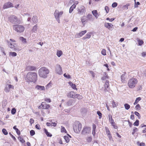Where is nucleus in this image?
Returning a JSON list of instances; mask_svg holds the SVG:
<instances>
[{
	"label": "nucleus",
	"mask_w": 146,
	"mask_h": 146,
	"mask_svg": "<svg viewBox=\"0 0 146 146\" xmlns=\"http://www.w3.org/2000/svg\"><path fill=\"white\" fill-rule=\"evenodd\" d=\"M37 79V75L34 72H28L26 75V80L28 82H35Z\"/></svg>",
	"instance_id": "nucleus-1"
},
{
	"label": "nucleus",
	"mask_w": 146,
	"mask_h": 146,
	"mask_svg": "<svg viewBox=\"0 0 146 146\" xmlns=\"http://www.w3.org/2000/svg\"><path fill=\"white\" fill-rule=\"evenodd\" d=\"M49 72V70L47 68L42 67L39 69L38 74L40 77L45 78L47 77Z\"/></svg>",
	"instance_id": "nucleus-2"
},
{
	"label": "nucleus",
	"mask_w": 146,
	"mask_h": 146,
	"mask_svg": "<svg viewBox=\"0 0 146 146\" xmlns=\"http://www.w3.org/2000/svg\"><path fill=\"white\" fill-rule=\"evenodd\" d=\"M138 82L137 79L134 78H132L129 79L128 81L127 85L131 88H134Z\"/></svg>",
	"instance_id": "nucleus-3"
},
{
	"label": "nucleus",
	"mask_w": 146,
	"mask_h": 146,
	"mask_svg": "<svg viewBox=\"0 0 146 146\" xmlns=\"http://www.w3.org/2000/svg\"><path fill=\"white\" fill-rule=\"evenodd\" d=\"M10 41L12 42V43L10 41L8 40L7 41V42L9 46L11 48L15 50H17V45L16 43H14V42H16L15 40L13 39H10Z\"/></svg>",
	"instance_id": "nucleus-4"
},
{
	"label": "nucleus",
	"mask_w": 146,
	"mask_h": 146,
	"mask_svg": "<svg viewBox=\"0 0 146 146\" xmlns=\"http://www.w3.org/2000/svg\"><path fill=\"white\" fill-rule=\"evenodd\" d=\"M13 29L17 32H23L25 30L24 27L21 25H13Z\"/></svg>",
	"instance_id": "nucleus-5"
},
{
	"label": "nucleus",
	"mask_w": 146,
	"mask_h": 146,
	"mask_svg": "<svg viewBox=\"0 0 146 146\" xmlns=\"http://www.w3.org/2000/svg\"><path fill=\"white\" fill-rule=\"evenodd\" d=\"M82 125L81 123H78L75 124L73 127L74 132L76 133H79L82 129Z\"/></svg>",
	"instance_id": "nucleus-6"
},
{
	"label": "nucleus",
	"mask_w": 146,
	"mask_h": 146,
	"mask_svg": "<svg viewBox=\"0 0 146 146\" xmlns=\"http://www.w3.org/2000/svg\"><path fill=\"white\" fill-rule=\"evenodd\" d=\"M9 21L13 24H17L20 23V21L17 17L15 16H10L8 18Z\"/></svg>",
	"instance_id": "nucleus-7"
},
{
	"label": "nucleus",
	"mask_w": 146,
	"mask_h": 146,
	"mask_svg": "<svg viewBox=\"0 0 146 146\" xmlns=\"http://www.w3.org/2000/svg\"><path fill=\"white\" fill-rule=\"evenodd\" d=\"M50 107V104H47L45 102H42L40 105L38 107V108L39 109L49 110Z\"/></svg>",
	"instance_id": "nucleus-8"
},
{
	"label": "nucleus",
	"mask_w": 146,
	"mask_h": 146,
	"mask_svg": "<svg viewBox=\"0 0 146 146\" xmlns=\"http://www.w3.org/2000/svg\"><path fill=\"white\" fill-rule=\"evenodd\" d=\"M91 128L90 127L86 126H85L82 130L81 134L83 135L89 134L91 132Z\"/></svg>",
	"instance_id": "nucleus-9"
},
{
	"label": "nucleus",
	"mask_w": 146,
	"mask_h": 146,
	"mask_svg": "<svg viewBox=\"0 0 146 146\" xmlns=\"http://www.w3.org/2000/svg\"><path fill=\"white\" fill-rule=\"evenodd\" d=\"M63 11L59 12L58 10H56L54 13V15L55 18L56 19L58 23H60L59 17L62 15L63 14Z\"/></svg>",
	"instance_id": "nucleus-10"
},
{
	"label": "nucleus",
	"mask_w": 146,
	"mask_h": 146,
	"mask_svg": "<svg viewBox=\"0 0 146 146\" xmlns=\"http://www.w3.org/2000/svg\"><path fill=\"white\" fill-rule=\"evenodd\" d=\"M77 11L78 14L82 15L85 14L86 12V9L85 7L83 5L81 6L80 7L77 8Z\"/></svg>",
	"instance_id": "nucleus-11"
},
{
	"label": "nucleus",
	"mask_w": 146,
	"mask_h": 146,
	"mask_svg": "<svg viewBox=\"0 0 146 146\" xmlns=\"http://www.w3.org/2000/svg\"><path fill=\"white\" fill-rule=\"evenodd\" d=\"M14 89V86L12 85L7 84L5 89V90L6 92H9L11 89L13 90Z\"/></svg>",
	"instance_id": "nucleus-12"
},
{
	"label": "nucleus",
	"mask_w": 146,
	"mask_h": 146,
	"mask_svg": "<svg viewBox=\"0 0 146 146\" xmlns=\"http://www.w3.org/2000/svg\"><path fill=\"white\" fill-rule=\"evenodd\" d=\"M76 94L74 91H70L67 93V96L69 98H75Z\"/></svg>",
	"instance_id": "nucleus-13"
},
{
	"label": "nucleus",
	"mask_w": 146,
	"mask_h": 146,
	"mask_svg": "<svg viewBox=\"0 0 146 146\" xmlns=\"http://www.w3.org/2000/svg\"><path fill=\"white\" fill-rule=\"evenodd\" d=\"M56 73L61 75L62 73V67L59 65H57L56 66Z\"/></svg>",
	"instance_id": "nucleus-14"
},
{
	"label": "nucleus",
	"mask_w": 146,
	"mask_h": 146,
	"mask_svg": "<svg viewBox=\"0 0 146 146\" xmlns=\"http://www.w3.org/2000/svg\"><path fill=\"white\" fill-rule=\"evenodd\" d=\"M105 129L106 133L109 138V139L110 141H111L112 139V138L110 130L107 127H105Z\"/></svg>",
	"instance_id": "nucleus-15"
},
{
	"label": "nucleus",
	"mask_w": 146,
	"mask_h": 146,
	"mask_svg": "<svg viewBox=\"0 0 146 146\" xmlns=\"http://www.w3.org/2000/svg\"><path fill=\"white\" fill-rule=\"evenodd\" d=\"M13 7V4L12 3L9 2H8L4 4L3 6V8L4 9H6Z\"/></svg>",
	"instance_id": "nucleus-16"
},
{
	"label": "nucleus",
	"mask_w": 146,
	"mask_h": 146,
	"mask_svg": "<svg viewBox=\"0 0 146 146\" xmlns=\"http://www.w3.org/2000/svg\"><path fill=\"white\" fill-rule=\"evenodd\" d=\"M81 22L84 26L85 25L86 22H87L88 21L86 16L84 15L81 17Z\"/></svg>",
	"instance_id": "nucleus-17"
},
{
	"label": "nucleus",
	"mask_w": 146,
	"mask_h": 146,
	"mask_svg": "<svg viewBox=\"0 0 146 146\" xmlns=\"http://www.w3.org/2000/svg\"><path fill=\"white\" fill-rule=\"evenodd\" d=\"M86 32L87 31L86 30L82 31L76 35V37L80 38L84 35Z\"/></svg>",
	"instance_id": "nucleus-18"
},
{
	"label": "nucleus",
	"mask_w": 146,
	"mask_h": 146,
	"mask_svg": "<svg viewBox=\"0 0 146 146\" xmlns=\"http://www.w3.org/2000/svg\"><path fill=\"white\" fill-rule=\"evenodd\" d=\"M92 33L91 32H88L86 35V36L82 38V39L85 40L86 39L90 38L91 37V35H92Z\"/></svg>",
	"instance_id": "nucleus-19"
},
{
	"label": "nucleus",
	"mask_w": 146,
	"mask_h": 146,
	"mask_svg": "<svg viewBox=\"0 0 146 146\" xmlns=\"http://www.w3.org/2000/svg\"><path fill=\"white\" fill-rule=\"evenodd\" d=\"M68 84L73 89L76 90V91L78 90V89L76 88V86L75 84H73L71 82H69Z\"/></svg>",
	"instance_id": "nucleus-20"
},
{
	"label": "nucleus",
	"mask_w": 146,
	"mask_h": 146,
	"mask_svg": "<svg viewBox=\"0 0 146 146\" xmlns=\"http://www.w3.org/2000/svg\"><path fill=\"white\" fill-rule=\"evenodd\" d=\"M113 26L112 24L110 23H106L104 24L105 27L108 29H110Z\"/></svg>",
	"instance_id": "nucleus-21"
},
{
	"label": "nucleus",
	"mask_w": 146,
	"mask_h": 146,
	"mask_svg": "<svg viewBox=\"0 0 146 146\" xmlns=\"http://www.w3.org/2000/svg\"><path fill=\"white\" fill-rule=\"evenodd\" d=\"M110 84L109 83V81L108 80H107L105 82V83L104 84V87L105 88V92L107 91L108 90H107V89H108L109 88Z\"/></svg>",
	"instance_id": "nucleus-22"
},
{
	"label": "nucleus",
	"mask_w": 146,
	"mask_h": 146,
	"mask_svg": "<svg viewBox=\"0 0 146 146\" xmlns=\"http://www.w3.org/2000/svg\"><path fill=\"white\" fill-rule=\"evenodd\" d=\"M92 13L96 19H97L99 16V15L98 13L97 10H96L92 11Z\"/></svg>",
	"instance_id": "nucleus-23"
},
{
	"label": "nucleus",
	"mask_w": 146,
	"mask_h": 146,
	"mask_svg": "<svg viewBox=\"0 0 146 146\" xmlns=\"http://www.w3.org/2000/svg\"><path fill=\"white\" fill-rule=\"evenodd\" d=\"M126 73L124 72V74H122L121 76V80L123 82H124L125 80V79L126 77Z\"/></svg>",
	"instance_id": "nucleus-24"
},
{
	"label": "nucleus",
	"mask_w": 146,
	"mask_h": 146,
	"mask_svg": "<svg viewBox=\"0 0 146 146\" xmlns=\"http://www.w3.org/2000/svg\"><path fill=\"white\" fill-rule=\"evenodd\" d=\"M35 88L39 90H45V88L44 86L37 85L36 86Z\"/></svg>",
	"instance_id": "nucleus-25"
},
{
	"label": "nucleus",
	"mask_w": 146,
	"mask_h": 146,
	"mask_svg": "<svg viewBox=\"0 0 146 146\" xmlns=\"http://www.w3.org/2000/svg\"><path fill=\"white\" fill-rule=\"evenodd\" d=\"M44 130L45 133L48 137H51L52 135L48 132L47 130L45 128L44 129Z\"/></svg>",
	"instance_id": "nucleus-26"
},
{
	"label": "nucleus",
	"mask_w": 146,
	"mask_h": 146,
	"mask_svg": "<svg viewBox=\"0 0 146 146\" xmlns=\"http://www.w3.org/2000/svg\"><path fill=\"white\" fill-rule=\"evenodd\" d=\"M104 76H103L101 78V79L102 80H104L107 79H108L109 78V76L106 72L104 73Z\"/></svg>",
	"instance_id": "nucleus-27"
},
{
	"label": "nucleus",
	"mask_w": 146,
	"mask_h": 146,
	"mask_svg": "<svg viewBox=\"0 0 146 146\" xmlns=\"http://www.w3.org/2000/svg\"><path fill=\"white\" fill-rule=\"evenodd\" d=\"M38 29V25L36 24L35 25L33 28L32 31L33 33H36Z\"/></svg>",
	"instance_id": "nucleus-28"
},
{
	"label": "nucleus",
	"mask_w": 146,
	"mask_h": 146,
	"mask_svg": "<svg viewBox=\"0 0 146 146\" xmlns=\"http://www.w3.org/2000/svg\"><path fill=\"white\" fill-rule=\"evenodd\" d=\"M76 7V6L75 4H73L70 8L69 12L70 13H72L74 9Z\"/></svg>",
	"instance_id": "nucleus-29"
},
{
	"label": "nucleus",
	"mask_w": 146,
	"mask_h": 146,
	"mask_svg": "<svg viewBox=\"0 0 146 146\" xmlns=\"http://www.w3.org/2000/svg\"><path fill=\"white\" fill-rule=\"evenodd\" d=\"M86 17L88 20H91L93 19V16L91 14H88Z\"/></svg>",
	"instance_id": "nucleus-30"
},
{
	"label": "nucleus",
	"mask_w": 146,
	"mask_h": 146,
	"mask_svg": "<svg viewBox=\"0 0 146 146\" xmlns=\"http://www.w3.org/2000/svg\"><path fill=\"white\" fill-rule=\"evenodd\" d=\"M110 122L114 129H117V128L118 127L116 125V124L114 122V120L113 121H111Z\"/></svg>",
	"instance_id": "nucleus-31"
},
{
	"label": "nucleus",
	"mask_w": 146,
	"mask_h": 146,
	"mask_svg": "<svg viewBox=\"0 0 146 146\" xmlns=\"http://www.w3.org/2000/svg\"><path fill=\"white\" fill-rule=\"evenodd\" d=\"M137 41L139 45V46L142 45L144 43L143 41L142 40L138 39H137Z\"/></svg>",
	"instance_id": "nucleus-32"
},
{
	"label": "nucleus",
	"mask_w": 146,
	"mask_h": 146,
	"mask_svg": "<svg viewBox=\"0 0 146 146\" xmlns=\"http://www.w3.org/2000/svg\"><path fill=\"white\" fill-rule=\"evenodd\" d=\"M75 98H77L78 100H81L83 98V97L82 95L79 94H76Z\"/></svg>",
	"instance_id": "nucleus-33"
},
{
	"label": "nucleus",
	"mask_w": 146,
	"mask_h": 146,
	"mask_svg": "<svg viewBox=\"0 0 146 146\" xmlns=\"http://www.w3.org/2000/svg\"><path fill=\"white\" fill-rule=\"evenodd\" d=\"M64 138L66 143H68L69 142L70 139L69 137L65 135L64 136Z\"/></svg>",
	"instance_id": "nucleus-34"
},
{
	"label": "nucleus",
	"mask_w": 146,
	"mask_h": 146,
	"mask_svg": "<svg viewBox=\"0 0 146 146\" xmlns=\"http://www.w3.org/2000/svg\"><path fill=\"white\" fill-rule=\"evenodd\" d=\"M141 100V98L140 97H138L136 98L135 102L133 103L134 105L137 104Z\"/></svg>",
	"instance_id": "nucleus-35"
},
{
	"label": "nucleus",
	"mask_w": 146,
	"mask_h": 146,
	"mask_svg": "<svg viewBox=\"0 0 146 146\" xmlns=\"http://www.w3.org/2000/svg\"><path fill=\"white\" fill-rule=\"evenodd\" d=\"M18 139L22 143H23L25 142V140L21 137H19L18 138Z\"/></svg>",
	"instance_id": "nucleus-36"
},
{
	"label": "nucleus",
	"mask_w": 146,
	"mask_h": 146,
	"mask_svg": "<svg viewBox=\"0 0 146 146\" xmlns=\"http://www.w3.org/2000/svg\"><path fill=\"white\" fill-rule=\"evenodd\" d=\"M62 54V52L61 50H58L57 52V55L58 57H60Z\"/></svg>",
	"instance_id": "nucleus-37"
},
{
	"label": "nucleus",
	"mask_w": 146,
	"mask_h": 146,
	"mask_svg": "<svg viewBox=\"0 0 146 146\" xmlns=\"http://www.w3.org/2000/svg\"><path fill=\"white\" fill-rule=\"evenodd\" d=\"M138 131V129L137 128H136V127H134L133 128V131L132 132V134L133 135H134V134L136 132H137Z\"/></svg>",
	"instance_id": "nucleus-38"
},
{
	"label": "nucleus",
	"mask_w": 146,
	"mask_h": 146,
	"mask_svg": "<svg viewBox=\"0 0 146 146\" xmlns=\"http://www.w3.org/2000/svg\"><path fill=\"white\" fill-rule=\"evenodd\" d=\"M86 140L87 142H90L92 140V138L91 136H89L86 138Z\"/></svg>",
	"instance_id": "nucleus-39"
},
{
	"label": "nucleus",
	"mask_w": 146,
	"mask_h": 146,
	"mask_svg": "<svg viewBox=\"0 0 146 146\" xmlns=\"http://www.w3.org/2000/svg\"><path fill=\"white\" fill-rule=\"evenodd\" d=\"M112 105L113 108L116 107L118 105V103L115 102L114 100H113L112 103Z\"/></svg>",
	"instance_id": "nucleus-40"
},
{
	"label": "nucleus",
	"mask_w": 146,
	"mask_h": 146,
	"mask_svg": "<svg viewBox=\"0 0 146 146\" xmlns=\"http://www.w3.org/2000/svg\"><path fill=\"white\" fill-rule=\"evenodd\" d=\"M61 132L62 133H66L67 131L66 129H65L64 127L63 126H61Z\"/></svg>",
	"instance_id": "nucleus-41"
},
{
	"label": "nucleus",
	"mask_w": 146,
	"mask_h": 146,
	"mask_svg": "<svg viewBox=\"0 0 146 146\" xmlns=\"http://www.w3.org/2000/svg\"><path fill=\"white\" fill-rule=\"evenodd\" d=\"M124 106L125 108L127 110H129L130 107V106L127 104H124Z\"/></svg>",
	"instance_id": "nucleus-42"
},
{
	"label": "nucleus",
	"mask_w": 146,
	"mask_h": 146,
	"mask_svg": "<svg viewBox=\"0 0 146 146\" xmlns=\"http://www.w3.org/2000/svg\"><path fill=\"white\" fill-rule=\"evenodd\" d=\"M20 39L21 40L23 43H27L26 39L25 38H24L23 37H20Z\"/></svg>",
	"instance_id": "nucleus-43"
},
{
	"label": "nucleus",
	"mask_w": 146,
	"mask_h": 146,
	"mask_svg": "<svg viewBox=\"0 0 146 146\" xmlns=\"http://www.w3.org/2000/svg\"><path fill=\"white\" fill-rule=\"evenodd\" d=\"M32 20L34 23H36L37 21V17L35 16H33L32 18Z\"/></svg>",
	"instance_id": "nucleus-44"
},
{
	"label": "nucleus",
	"mask_w": 146,
	"mask_h": 146,
	"mask_svg": "<svg viewBox=\"0 0 146 146\" xmlns=\"http://www.w3.org/2000/svg\"><path fill=\"white\" fill-rule=\"evenodd\" d=\"M9 55L13 56H16L17 55V53L15 52H10L9 53Z\"/></svg>",
	"instance_id": "nucleus-45"
},
{
	"label": "nucleus",
	"mask_w": 146,
	"mask_h": 146,
	"mask_svg": "<svg viewBox=\"0 0 146 146\" xmlns=\"http://www.w3.org/2000/svg\"><path fill=\"white\" fill-rule=\"evenodd\" d=\"M139 121L137 119L135 121L133 125L134 126H138L139 125Z\"/></svg>",
	"instance_id": "nucleus-46"
},
{
	"label": "nucleus",
	"mask_w": 146,
	"mask_h": 146,
	"mask_svg": "<svg viewBox=\"0 0 146 146\" xmlns=\"http://www.w3.org/2000/svg\"><path fill=\"white\" fill-rule=\"evenodd\" d=\"M130 5V4L129 3L127 4L126 5H124L123 6V7L124 8V9H128V7Z\"/></svg>",
	"instance_id": "nucleus-47"
},
{
	"label": "nucleus",
	"mask_w": 146,
	"mask_h": 146,
	"mask_svg": "<svg viewBox=\"0 0 146 146\" xmlns=\"http://www.w3.org/2000/svg\"><path fill=\"white\" fill-rule=\"evenodd\" d=\"M101 53L104 56L106 55V50L104 49H103L101 51Z\"/></svg>",
	"instance_id": "nucleus-48"
},
{
	"label": "nucleus",
	"mask_w": 146,
	"mask_h": 146,
	"mask_svg": "<svg viewBox=\"0 0 146 146\" xmlns=\"http://www.w3.org/2000/svg\"><path fill=\"white\" fill-rule=\"evenodd\" d=\"M134 114H135V115H136V116H137L138 117V119H140V118L141 116H140L139 113L138 112H137V111H135L134 112Z\"/></svg>",
	"instance_id": "nucleus-49"
},
{
	"label": "nucleus",
	"mask_w": 146,
	"mask_h": 146,
	"mask_svg": "<svg viewBox=\"0 0 146 146\" xmlns=\"http://www.w3.org/2000/svg\"><path fill=\"white\" fill-rule=\"evenodd\" d=\"M135 109L137 110H139L141 109V107L139 104H137L135 107Z\"/></svg>",
	"instance_id": "nucleus-50"
},
{
	"label": "nucleus",
	"mask_w": 146,
	"mask_h": 146,
	"mask_svg": "<svg viewBox=\"0 0 146 146\" xmlns=\"http://www.w3.org/2000/svg\"><path fill=\"white\" fill-rule=\"evenodd\" d=\"M44 100L45 102L48 103H50L51 102V100L50 98H45Z\"/></svg>",
	"instance_id": "nucleus-51"
},
{
	"label": "nucleus",
	"mask_w": 146,
	"mask_h": 146,
	"mask_svg": "<svg viewBox=\"0 0 146 146\" xmlns=\"http://www.w3.org/2000/svg\"><path fill=\"white\" fill-rule=\"evenodd\" d=\"M16 110L15 108H13L11 110V113L12 114H14L16 113Z\"/></svg>",
	"instance_id": "nucleus-52"
},
{
	"label": "nucleus",
	"mask_w": 146,
	"mask_h": 146,
	"mask_svg": "<svg viewBox=\"0 0 146 146\" xmlns=\"http://www.w3.org/2000/svg\"><path fill=\"white\" fill-rule=\"evenodd\" d=\"M2 131L5 135H7L8 134L7 131L5 129H3L2 130Z\"/></svg>",
	"instance_id": "nucleus-53"
},
{
	"label": "nucleus",
	"mask_w": 146,
	"mask_h": 146,
	"mask_svg": "<svg viewBox=\"0 0 146 146\" xmlns=\"http://www.w3.org/2000/svg\"><path fill=\"white\" fill-rule=\"evenodd\" d=\"M30 134L31 135L33 136L35 134V132L34 130H32L30 131Z\"/></svg>",
	"instance_id": "nucleus-54"
},
{
	"label": "nucleus",
	"mask_w": 146,
	"mask_h": 146,
	"mask_svg": "<svg viewBox=\"0 0 146 146\" xmlns=\"http://www.w3.org/2000/svg\"><path fill=\"white\" fill-rule=\"evenodd\" d=\"M64 76L65 77H66L68 78H71L70 75L69 74H66V73H65L64 75Z\"/></svg>",
	"instance_id": "nucleus-55"
},
{
	"label": "nucleus",
	"mask_w": 146,
	"mask_h": 146,
	"mask_svg": "<svg viewBox=\"0 0 146 146\" xmlns=\"http://www.w3.org/2000/svg\"><path fill=\"white\" fill-rule=\"evenodd\" d=\"M97 113L99 116V118L100 119L102 117V114L100 111H97Z\"/></svg>",
	"instance_id": "nucleus-56"
},
{
	"label": "nucleus",
	"mask_w": 146,
	"mask_h": 146,
	"mask_svg": "<svg viewBox=\"0 0 146 146\" xmlns=\"http://www.w3.org/2000/svg\"><path fill=\"white\" fill-rule=\"evenodd\" d=\"M108 117L109 121L110 122L111 121H113L114 120L112 118V116L111 115H109L108 116Z\"/></svg>",
	"instance_id": "nucleus-57"
},
{
	"label": "nucleus",
	"mask_w": 146,
	"mask_h": 146,
	"mask_svg": "<svg viewBox=\"0 0 146 146\" xmlns=\"http://www.w3.org/2000/svg\"><path fill=\"white\" fill-rule=\"evenodd\" d=\"M105 9L107 13H108L109 11V8L108 6H106L105 8Z\"/></svg>",
	"instance_id": "nucleus-58"
},
{
	"label": "nucleus",
	"mask_w": 146,
	"mask_h": 146,
	"mask_svg": "<svg viewBox=\"0 0 146 146\" xmlns=\"http://www.w3.org/2000/svg\"><path fill=\"white\" fill-rule=\"evenodd\" d=\"M117 3L116 2L113 3L112 5V7H113L114 8L116 7L117 6Z\"/></svg>",
	"instance_id": "nucleus-59"
},
{
	"label": "nucleus",
	"mask_w": 146,
	"mask_h": 146,
	"mask_svg": "<svg viewBox=\"0 0 146 146\" xmlns=\"http://www.w3.org/2000/svg\"><path fill=\"white\" fill-rule=\"evenodd\" d=\"M89 72L92 75L93 78H94L95 77V74L93 71H90Z\"/></svg>",
	"instance_id": "nucleus-60"
},
{
	"label": "nucleus",
	"mask_w": 146,
	"mask_h": 146,
	"mask_svg": "<svg viewBox=\"0 0 146 146\" xmlns=\"http://www.w3.org/2000/svg\"><path fill=\"white\" fill-rule=\"evenodd\" d=\"M29 69L31 70H35L36 68L34 66H30L29 67Z\"/></svg>",
	"instance_id": "nucleus-61"
},
{
	"label": "nucleus",
	"mask_w": 146,
	"mask_h": 146,
	"mask_svg": "<svg viewBox=\"0 0 146 146\" xmlns=\"http://www.w3.org/2000/svg\"><path fill=\"white\" fill-rule=\"evenodd\" d=\"M9 134L10 135V136H11V137L13 138V139L14 140V141H15L16 140V139L15 138V137L14 136L11 134V133H9Z\"/></svg>",
	"instance_id": "nucleus-62"
},
{
	"label": "nucleus",
	"mask_w": 146,
	"mask_h": 146,
	"mask_svg": "<svg viewBox=\"0 0 146 146\" xmlns=\"http://www.w3.org/2000/svg\"><path fill=\"white\" fill-rule=\"evenodd\" d=\"M1 52L3 53V54H4L5 55H6V53H5V52L3 48H1Z\"/></svg>",
	"instance_id": "nucleus-63"
},
{
	"label": "nucleus",
	"mask_w": 146,
	"mask_h": 146,
	"mask_svg": "<svg viewBox=\"0 0 146 146\" xmlns=\"http://www.w3.org/2000/svg\"><path fill=\"white\" fill-rule=\"evenodd\" d=\"M35 127L38 129H40V126L39 125L36 124L35 125Z\"/></svg>",
	"instance_id": "nucleus-64"
}]
</instances>
